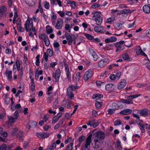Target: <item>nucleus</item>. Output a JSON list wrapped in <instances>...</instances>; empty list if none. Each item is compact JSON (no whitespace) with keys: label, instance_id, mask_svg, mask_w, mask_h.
Listing matches in <instances>:
<instances>
[{"label":"nucleus","instance_id":"f257e3e1","mask_svg":"<svg viewBox=\"0 0 150 150\" xmlns=\"http://www.w3.org/2000/svg\"><path fill=\"white\" fill-rule=\"evenodd\" d=\"M105 135L104 133L103 132L98 131L94 133L93 138L94 139L95 144L99 141L104 139Z\"/></svg>","mask_w":150,"mask_h":150},{"label":"nucleus","instance_id":"f03ea898","mask_svg":"<svg viewBox=\"0 0 150 150\" xmlns=\"http://www.w3.org/2000/svg\"><path fill=\"white\" fill-rule=\"evenodd\" d=\"M76 88L75 86L71 85L69 86L67 89V98L69 99H72L74 97V95L73 93V91L76 90Z\"/></svg>","mask_w":150,"mask_h":150},{"label":"nucleus","instance_id":"7ed1b4c3","mask_svg":"<svg viewBox=\"0 0 150 150\" xmlns=\"http://www.w3.org/2000/svg\"><path fill=\"white\" fill-rule=\"evenodd\" d=\"M65 36L69 45H71L72 44L73 41H74V44H75L76 43V38L74 37L73 38V35L72 34L67 33L65 34Z\"/></svg>","mask_w":150,"mask_h":150},{"label":"nucleus","instance_id":"20e7f679","mask_svg":"<svg viewBox=\"0 0 150 150\" xmlns=\"http://www.w3.org/2000/svg\"><path fill=\"white\" fill-rule=\"evenodd\" d=\"M140 96V95H131L127 97V99L128 100H128L123 99H121V101L122 102L127 103L128 104H132L133 103V101L131 100L133 98H134Z\"/></svg>","mask_w":150,"mask_h":150},{"label":"nucleus","instance_id":"39448f33","mask_svg":"<svg viewBox=\"0 0 150 150\" xmlns=\"http://www.w3.org/2000/svg\"><path fill=\"white\" fill-rule=\"evenodd\" d=\"M92 71L90 69L86 71L84 75L83 79L85 81L88 80L91 76Z\"/></svg>","mask_w":150,"mask_h":150},{"label":"nucleus","instance_id":"423d86ee","mask_svg":"<svg viewBox=\"0 0 150 150\" xmlns=\"http://www.w3.org/2000/svg\"><path fill=\"white\" fill-rule=\"evenodd\" d=\"M114 44L116 48V52L118 51H121L123 50L125 48L124 46L123 45H121L120 43L116 42Z\"/></svg>","mask_w":150,"mask_h":150},{"label":"nucleus","instance_id":"0eeeda50","mask_svg":"<svg viewBox=\"0 0 150 150\" xmlns=\"http://www.w3.org/2000/svg\"><path fill=\"white\" fill-rule=\"evenodd\" d=\"M60 76V69H57L55 71L54 74L53 75V77L54 78L56 82H58L59 81V78Z\"/></svg>","mask_w":150,"mask_h":150},{"label":"nucleus","instance_id":"6e6552de","mask_svg":"<svg viewBox=\"0 0 150 150\" xmlns=\"http://www.w3.org/2000/svg\"><path fill=\"white\" fill-rule=\"evenodd\" d=\"M108 59H105L101 60L98 63V66L100 68H103L108 63Z\"/></svg>","mask_w":150,"mask_h":150},{"label":"nucleus","instance_id":"1a4fd4ad","mask_svg":"<svg viewBox=\"0 0 150 150\" xmlns=\"http://www.w3.org/2000/svg\"><path fill=\"white\" fill-rule=\"evenodd\" d=\"M62 24L63 20L62 19L60 18L58 20L55 27L56 28L60 29H61L63 25Z\"/></svg>","mask_w":150,"mask_h":150},{"label":"nucleus","instance_id":"9d476101","mask_svg":"<svg viewBox=\"0 0 150 150\" xmlns=\"http://www.w3.org/2000/svg\"><path fill=\"white\" fill-rule=\"evenodd\" d=\"M37 122L34 121H29L26 125L27 128L30 129L32 127H35L37 126Z\"/></svg>","mask_w":150,"mask_h":150},{"label":"nucleus","instance_id":"9b49d317","mask_svg":"<svg viewBox=\"0 0 150 150\" xmlns=\"http://www.w3.org/2000/svg\"><path fill=\"white\" fill-rule=\"evenodd\" d=\"M6 11V8L4 6L0 7V18L3 17Z\"/></svg>","mask_w":150,"mask_h":150},{"label":"nucleus","instance_id":"f8f14e48","mask_svg":"<svg viewBox=\"0 0 150 150\" xmlns=\"http://www.w3.org/2000/svg\"><path fill=\"white\" fill-rule=\"evenodd\" d=\"M94 30L97 33L103 32L105 31L104 28L101 26H96L94 28Z\"/></svg>","mask_w":150,"mask_h":150},{"label":"nucleus","instance_id":"ddd939ff","mask_svg":"<svg viewBox=\"0 0 150 150\" xmlns=\"http://www.w3.org/2000/svg\"><path fill=\"white\" fill-rule=\"evenodd\" d=\"M126 83V81L125 80H122L119 83L118 86V88L119 89H121L123 88Z\"/></svg>","mask_w":150,"mask_h":150},{"label":"nucleus","instance_id":"4468645a","mask_svg":"<svg viewBox=\"0 0 150 150\" xmlns=\"http://www.w3.org/2000/svg\"><path fill=\"white\" fill-rule=\"evenodd\" d=\"M101 13L99 11H93L92 13L93 17L94 18H97L101 17Z\"/></svg>","mask_w":150,"mask_h":150},{"label":"nucleus","instance_id":"2eb2a0df","mask_svg":"<svg viewBox=\"0 0 150 150\" xmlns=\"http://www.w3.org/2000/svg\"><path fill=\"white\" fill-rule=\"evenodd\" d=\"M139 112L141 116H146L148 115V110L146 109L139 110Z\"/></svg>","mask_w":150,"mask_h":150},{"label":"nucleus","instance_id":"dca6fc26","mask_svg":"<svg viewBox=\"0 0 150 150\" xmlns=\"http://www.w3.org/2000/svg\"><path fill=\"white\" fill-rule=\"evenodd\" d=\"M132 110L129 109L124 110L120 112V113L122 115H127L130 114L132 112Z\"/></svg>","mask_w":150,"mask_h":150},{"label":"nucleus","instance_id":"f3484780","mask_svg":"<svg viewBox=\"0 0 150 150\" xmlns=\"http://www.w3.org/2000/svg\"><path fill=\"white\" fill-rule=\"evenodd\" d=\"M143 11L146 13H149L150 12V7L147 5H144L143 8Z\"/></svg>","mask_w":150,"mask_h":150},{"label":"nucleus","instance_id":"a211bd4d","mask_svg":"<svg viewBox=\"0 0 150 150\" xmlns=\"http://www.w3.org/2000/svg\"><path fill=\"white\" fill-rule=\"evenodd\" d=\"M94 20L97 25H100L102 22L103 18L101 17L97 18H94Z\"/></svg>","mask_w":150,"mask_h":150},{"label":"nucleus","instance_id":"6ab92c4d","mask_svg":"<svg viewBox=\"0 0 150 150\" xmlns=\"http://www.w3.org/2000/svg\"><path fill=\"white\" fill-rule=\"evenodd\" d=\"M6 74L7 75L8 79L11 80L12 78V71H8L7 69L6 72Z\"/></svg>","mask_w":150,"mask_h":150},{"label":"nucleus","instance_id":"aec40b11","mask_svg":"<svg viewBox=\"0 0 150 150\" xmlns=\"http://www.w3.org/2000/svg\"><path fill=\"white\" fill-rule=\"evenodd\" d=\"M122 57L124 60L127 61H131L129 57V56L128 54L126 53L122 55Z\"/></svg>","mask_w":150,"mask_h":150},{"label":"nucleus","instance_id":"412c9836","mask_svg":"<svg viewBox=\"0 0 150 150\" xmlns=\"http://www.w3.org/2000/svg\"><path fill=\"white\" fill-rule=\"evenodd\" d=\"M137 54L142 55L144 52L141 49L140 47L139 46H138L137 47Z\"/></svg>","mask_w":150,"mask_h":150},{"label":"nucleus","instance_id":"4be33fe9","mask_svg":"<svg viewBox=\"0 0 150 150\" xmlns=\"http://www.w3.org/2000/svg\"><path fill=\"white\" fill-rule=\"evenodd\" d=\"M92 134H91L87 138L86 141V144L87 145H90L91 142V138L92 137Z\"/></svg>","mask_w":150,"mask_h":150},{"label":"nucleus","instance_id":"5701e85b","mask_svg":"<svg viewBox=\"0 0 150 150\" xmlns=\"http://www.w3.org/2000/svg\"><path fill=\"white\" fill-rule=\"evenodd\" d=\"M133 11H131L129 9H124L121 11L120 13L122 14H126L127 13H131Z\"/></svg>","mask_w":150,"mask_h":150},{"label":"nucleus","instance_id":"b1692460","mask_svg":"<svg viewBox=\"0 0 150 150\" xmlns=\"http://www.w3.org/2000/svg\"><path fill=\"white\" fill-rule=\"evenodd\" d=\"M114 103L112 105V107L115 110L118 109L120 106V103Z\"/></svg>","mask_w":150,"mask_h":150},{"label":"nucleus","instance_id":"393cba45","mask_svg":"<svg viewBox=\"0 0 150 150\" xmlns=\"http://www.w3.org/2000/svg\"><path fill=\"white\" fill-rule=\"evenodd\" d=\"M116 148H118L120 150L122 149V147L120 145V142L119 141V139H117L116 142V144L115 145Z\"/></svg>","mask_w":150,"mask_h":150},{"label":"nucleus","instance_id":"a878e982","mask_svg":"<svg viewBox=\"0 0 150 150\" xmlns=\"http://www.w3.org/2000/svg\"><path fill=\"white\" fill-rule=\"evenodd\" d=\"M18 130V129L16 127L12 129L11 131L12 134L13 136H16V133Z\"/></svg>","mask_w":150,"mask_h":150},{"label":"nucleus","instance_id":"bb28decb","mask_svg":"<svg viewBox=\"0 0 150 150\" xmlns=\"http://www.w3.org/2000/svg\"><path fill=\"white\" fill-rule=\"evenodd\" d=\"M8 118L9 123L13 124L15 122V117L13 118L11 116H8Z\"/></svg>","mask_w":150,"mask_h":150},{"label":"nucleus","instance_id":"cd10ccee","mask_svg":"<svg viewBox=\"0 0 150 150\" xmlns=\"http://www.w3.org/2000/svg\"><path fill=\"white\" fill-rule=\"evenodd\" d=\"M93 57L94 60L95 61H97L98 59V57L97 54L94 51L91 53Z\"/></svg>","mask_w":150,"mask_h":150},{"label":"nucleus","instance_id":"c85d7f7f","mask_svg":"<svg viewBox=\"0 0 150 150\" xmlns=\"http://www.w3.org/2000/svg\"><path fill=\"white\" fill-rule=\"evenodd\" d=\"M84 35L86 38L89 40H91L93 38V37L91 35L85 33Z\"/></svg>","mask_w":150,"mask_h":150},{"label":"nucleus","instance_id":"c756f323","mask_svg":"<svg viewBox=\"0 0 150 150\" xmlns=\"http://www.w3.org/2000/svg\"><path fill=\"white\" fill-rule=\"evenodd\" d=\"M113 86L112 84H108L105 86V89L107 90H109Z\"/></svg>","mask_w":150,"mask_h":150},{"label":"nucleus","instance_id":"7c9ffc66","mask_svg":"<svg viewBox=\"0 0 150 150\" xmlns=\"http://www.w3.org/2000/svg\"><path fill=\"white\" fill-rule=\"evenodd\" d=\"M59 118L58 117V115L56 116L53 118L52 121V123L54 124L57 121Z\"/></svg>","mask_w":150,"mask_h":150},{"label":"nucleus","instance_id":"2f4dec72","mask_svg":"<svg viewBox=\"0 0 150 150\" xmlns=\"http://www.w3.org/2000/svg\"><path fill=\"white\" fill-rule=\"evenodd\" d=\"M43 4H44V7L45 8L48 9L50 8V4L48 2L45 1L43 3Z\"/></svg>","mask_w":150,"mask_h":150},{"label":"nucleus","instance_id":"473e14b6","mask_svg":"<svg viewBox=\"0 0 150 150\" xmlns=\"http://www.w3.org/2000/svg\"><path fill=\"white\" fill-rule=\"evenodd\" d=\"M47 36L44 34H41L40 36H39V38L40 39L43 40H44L45 39H47Z\"/></svg>","mask_w":150,"mask_h":150},{"label":"nucleus","instance_id":"72a5a7b5","mask_svg":"<svg viewBox=\"0 0 150 150\" xmlns=\"http://www.w3.org/2000/svg\"><path fill=\"white\" fill-rule=\"evenodd\" d=\"M40 57V55L39 54H38L37 55L36 57V60L35 62V64L38 66H39V64L40 63L39 61V58Z\"/></svg>","mask_w":150,"mask_h":150},{"label":"nucleus","instance_id":"f704fd0d","mask_svg":"<svg viewBox=\"0 0 150 150\" xmlns=\"http://www.w3.org/2000/svg\"><path fill=\"white\" fill-rule=\"evenodd\" d=\"M32 82H31V89L32 91H34L35 90V85L34 83V82H33V80H32Z\"/></svg>","mask_w":150,"mask_h":150},{"label":"nucleus","instance_id":"c9c22d12","mask_svg":"<svg viewBox=\"0 0 150 150\" xmlns=\"http://www.w3.org/2000/svg\"><path fill=\"white\" fill-rule=\"evenodd\" d=\"M17 27L18 30L20 32H23L24 30V29L22 28L21 25H17Z\"/></svg>","mask_w":150,"mask_h":150},{"label":"nucleus","instance_id":"e433bc0d","mask_svg":"<svg viewBox=\"0 0 150 150\" xmlns=\"http://www.w3.org/2000/svg\"><path fill=\"white\" fill-rule=\"evenodd\" d=\"M44 41L45 45L47 46H48L50 44V41L48 37L47 38V39H45L44 40Z\"/></svg>","mask_w":150,"mask_h":150},{"label":"nucleus","instance_id":"4c0bfd02","mask_svg":"<svg viewBox=\"0 0 150 150\" xmlns=\"http://www.w3.org/2000/svg\"><path fill=\"white\" fill-rule=\"evenodd\" d=\"M47 54L49 57H51L53 55V52L51 49H49L47 50Z\"/></svg>","mask_w":150,"mask_h":150},{"label":"nucleus","instance_id":"58836bf2","mask_svg":"<svg viewBox=\"0 0 150 150\" xmlns=\"http://www.w3.org/2000/svg\"><path fill=\"white\" fill-rule=\"evenodd\" d=\"M103 97V96L102 95H101L100 94H97L96 95H93V99H95L96 98L98 97V98H102Z\"/></svg>","mask_w":150,"mask_h":150},{"label":"nucleus","instance_id":"ea45409f","mask_svg":"<svg viewBox=\"0 0 150 150\" xmlns=\"http://www.w3.org/2000/svg\"><path fill=\"white\" fill-rule=\"evenodd\" d=\"M56 145L54 142H53L52 145L50 146L49 149L51 150L52 149H54L56 147Z\"/></svg>","mask_w":150,"mask_h":150},{"label":"nucleus","instance_id":"a19ab883","mask_svg":"<svg viewBox=\"0 0 150 150\" xmlns=\"http://www.w3.org/2000/svg\"><path fill=\"white\" fill-rule=\"evenodd\" d=\"M37 136L39 138L43 139V133H37Z\"/></svg>","mask_w":150,"mask_h":150},{"label":"nucleus","instance_id":"79ce46f5","mask_svg":"<svg viewBox=\"0 0 150 150\" xmlns=\"http://www.w3.org/2000/svg\"><path fill=\"white\" fill-rule=\"evenodd\" d=\"M14 115L15 118V120L17 119L18 117L19 116V115L18 112V110H16L14 114Z\"/></svg>","mask_w":150,"mask_h":150},{"label":"nucleus","instance_id":"37998d69","mask_svg":"<svg viewBox=\"0 0 150 150\" xmlns=\"http://www.w3.org/2000/svg\"><path fill=\"white\" fill-rule=\"evenodd\" d=\"M114 19L113 17H111L107 19L106 20V22L107 23H110L112 21L114 20Z\"/></svg>","mask_w":150,"mask_h":150},{"label":"nucleus","instance_id":"c03bdc74","mask_svg":"<svg viewBox=\"0 0 150 150\" xmlns=\"http://www.w3.org/2000/svg\"><path fill=\"white\" fill-rule=\"evenodd\" d=\"M122 123V122L120 120H117L115 121L114 122V125L115 126H117L121 125Z\"/></svg>","mask_w":150,"mask_h":150},{"label":"nucleus","instance_id":"a18cd8bd","mask_svg":"<svg viewBox=\"0 0 150 150\" xmlns=\"http://www.w3.org/2000/svg\"><path fill=\"white\" fill-rule=\"evenodd\" d=\"M96 84L97 86L100 87L103 84V83L100 81H97L96 82Z\"/></svg>","mask_w":150,"mask_h":150},{"label":"nucleus","instance_id":"49530a36","mask_svg":"<svg viewBox=\"0 0 150 150\" xmlns=\"http://www.w3.org/2000/svg\"><path fill=\"white\" fill-rule=\"evenodd\" d=\"M73 145V143H71L70 144H68L65 150H68V149H73L72 146Z\"/></svg>","mask_w":150,"mask_h":150},{"label":"nucleus","instance_id":"de8ad7c7","mask_svg":"<svg viewBox=\"0 0 150 150\" xmlns=\"http://www.w3.org/2000/svg\"><path fill=\"white\" fill-rule=\"evenodd\" d=\"M85 139V137L84 136L80 137L79 138V142H81L83 141Z\"/></svg>","mask_w":150,"mask_h":150},{"label":"nucleus","instance_id":"09e8293b","mask_svg":"<svg viewBox=\"0 0 150 150\" xmlns=\"http://www.w3.org/2000/svg\"><path fill=\"white\" fill-rule=\"evenodd\" d=\"M100 103H101L96 102L95 105L96 108L98 109H99L101 108V105Z\"/></svg>","mask_w":150,"mask_h":150},{"label":"nucleus","instance_id":"8fccbe9b","mask_svg":"<svg viewBox=\"0 0 150 150\" xmlns=\"http://www.w3.org/2000/svg\"><path fill=\"white\" fill-rule=\"evenodd\" d=\"M93 121L94 120H90L88 122L86 123V124L88 125H89L90 126H93Z\"/></svg>","mask_w":150,"mask_h":150},{"label":"nucleus","instance_id":"3c124183","mask_svg":"<svg viewBox=\"0 0 150 150\" xmlns=\"http://www.w3.org/2000/svg\"><path fill=\"white\" fill-rule=\"evenodd\" d=\"M6 148V144H3L0 146V150H5Z\"/></svg>","mask_w":150,"mask_h":150},{"label":"nucleus","instance_id":"603ef678","mask_svg":"<svg viewBox=\"0 0 150 150\" xmlns=\"http://www.w3.org/2000/svg\"><path fill=\"white\" fill-rule=\"evenodd\" d=\"M28 29L29 30H31L33 27V25L32 23H30V21H28Z\"/></svg>","mask_w":150,"mask_h":150},{"label":"nucleus","instance_id":"864d4df0","mask_svg":"<svg viewBox=\"0 0 150 150\" xmlns=\"http://www.w3.org/2000/svg\"><path fill=\"white\" fill-rule=\"evenodd\" d=\"M49 136V134L48 132L43 133V139L48 137Z\"/></svg>","mask_w":150,"mask_h":150},{"label":"nucleus","instance_id":"5fc2aeb1","mask_svg":"<svg viewBox=\"0 0 150 150\" xmlns=\"http://www.w3.org/2000/svg\"><path fill=\"white\" fill-rule=\"evenodd\" d=\"M48 56H49L47 54L46 52H44V58L46 62H47L48 60Z\"/></svg>","mask_w":150,"mask_h":150},{"label":"nucleus","instance_id":"6e6d98bb","mask_svg":"<svg viewBox=\"0 0 150 150\" xmlns=\"http://www.w3.org/2000/svg\"><path fill=\"white\" fill-rule=\"evenodd\" d=\"M69 74H70V73L69 72V70H68L67 71L66 75H67V77L68 79L70 81L71 80V77L69 76Z\"/></svg>","mask_w":150,"mask_h":150},{"label":"nucleus","instance_id":"4d7b16f0","mask_svg":"<svg viewBox=\"0 0 150 150\" xmlns=\"http://www.w3.org/2000/svg\"><path fill=\"white\" fill-rule=\"evenodd\" d=\"M35 71V79L37 80L39 76V71L38 70H36Z\"/></svg>","mask_w":150,"mask_h":150},{"label":"nucleus","instance_id":"13d9d810","mask_svg":"<svg viewBox=\"0 0 150 150\" xmlns=\"http://www.w3.org/2000/svg\"><path fill=\"white\" fill-rule=\"evenodd\" d=\"M49 115L48 114H46L44 115V117L43 118V120L45 121H46L49 117Z\"/></svg>","mask_w":150,"mask_h":150},{"label":"nucleus","instance_id":"bf43d9fd","mask_svg":"<svg viewBox=\"0 0 150 150\" xmlns=\"http://www.w3.org/2000/svg\"><path fill=\"white\" fill-rule=\"evenodd\" d=\"M115 109L114 108L113 109H110L108 110V113L110 114H111L115 112Z\"/></svg>","mask_w":150,"mask_h":150},{"label":"nucleus","instance_id":"052dcab7","mask_svg":"<svg viewBox=\"0 0 150 150\" xmlns=\"http://www.w3.org/2000/svg\"><path fill=\"white\" fill-rule=\"evenodd\" d=\"M100 6V5L99 4H94L91 6L92 8H96L99 7Z\"/></svg>","mask_w":150,"mask_h":150},{"label":"nucleus","instance_id":"680f3d73","mask_svg":"<svg viewBox=\"0 0 150 150\" xmlns=\"http://www.w3.org/2000/svg\"><path fill=\"white\" fill-rule=\"evenodd\" d=\"M23 132L22 131L19 130L17 134L16 135V137H18L19 136L23 135Z\"/></svg>","mask_w":150,"mask_h":150},{"label":"nucleus","instance_id":"e2e57ef3","mask_svg":"<svg viewBox=\"0 0 150 150\" xmlns=\"http://www.w3.org/2000/svg\"><path fill=\"white\" fill-rule=\"evenodd\" d=\"M110 39L111 42H115L117 40V38L114 36L111 37Z\"/></svg>","mask_w":150,"mask_h":150},{"label":"nucleus","instance_id":"0e129e2a","mask_svg":"<svg viewBox=\"0 0 150 150\" xmlns=\"http://www.w3.org/2000/svg\"><path fill=\"white\" fill-rule=\"evenodd\" d=\"M52 32V29L51 28L47 29L46 30V32L47 34H50Z\"/></svg>","mask_w":150,"mask_h":150},{"label":"nucleus","instance_id":"69168bd1","mask_svg":"<svg viewBox=\"0 0 150 150\" xmlns=\"http://www.w3.org/2000/svg\"><path fill=\"white\" fill-rule=\"evenodd\" d=\"M58 13L60 15V16L62 17H64L65 15V13L64 12H61L60 11L58 12Z\"/></svg>","mask_w":150,"mask_h":150},{"label":"nucleus","instance_id":"338daca9","mask_svg":"<svg viewBox=\"0 0 150 150\" xmlns=\"http://www.w3.org/2000/svg\"><path fill=\"white\" fill-rule=\"evenodd\" d=\"M11 53V50L9 48H8L6 50L5 53L7 54H10Z\"/></svg>","mask_w":150,"mask_h":150},{"label":"nucleus","instance_id":"774afa93","mask_svg":"<svg viewBox=\"0 0 150 150\" xmlns=\"http://www.w3.org/2000/svg\"><path fill=\"white\" fill-rule=\"evenodd\" d=\"M1 135L4 137H6L8 136L7 133L6 132H4L1 133Z\"/></svg>","mask_w":150,"mask_h":150}]
</instances>
